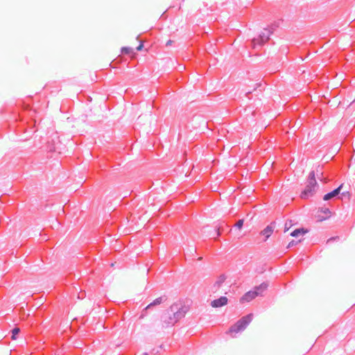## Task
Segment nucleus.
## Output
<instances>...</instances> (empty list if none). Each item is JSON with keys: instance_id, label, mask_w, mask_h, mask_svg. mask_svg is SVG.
<instances>
[{"instance_id": "nucleus-1", "label": "nucleus", "mask_w": 355, "mask_h": 355, "mask_svg": "<svg viewBox=\"0 0 355 355\" xmlns=\"http://www.w3.org/2000/svg\"><path fill=\"white\" fill-rule=\"evenodd\" d=\"M189 310V306L181 302L173 304L162 315V321L165 324L164 327L173 326L180 320L184 318Z\"/></svg>"}, {"instance_id": "nucleus-2", "label": "nucleus", "mask_w": 355, "mask_h": 355, "mask_svg": "<svg viewBox=\"0 0 355 355\" xmlns=\"http://www.w3.org/2000/svg\"><path fill=\"white\" fill-rule=\"evenodd\" d=\"M319 185L315 180V175L314 171L309 173L307 184L304 189L302 191L300 197L302 199H308L309 197L313 196L318 189Z\"/></svg>"}, {"instance_id": "nucleus-3", "label": "nucleus", "mask_w": 355, "mask_h": 355, "mask_svg": "<svg viewBox=\"0 0 355 355\" xmlns=\"http://www.w3.org/2000/svg\"><path fill=\"white\" fill-rule=\"evenodd\" d=\"M252 318H253L252 313H249L247 315L242 317L234 325H232L230 327V331L231 332L237 333V332L244 330L247 327V326L250 324V322L252 321Z\"/></svg>"}, {"instance_id": "nucleus-4", "label": "nucleus", "mask_w": 355, "mask_h": 355, "mask_svg": "<svg viewBox=\"0 0 355 355\" xmlns=\"http://www.w3.org/2000/svg\"><path fill=\"white\" fill-rule=\"evenodd\" d=\"M271 34H272V31L264 28L257 38H254L252 40L251 43L253 48L261 47L269 40Z\"/></svg>"}, {"instance_id": "nucleus-5", "label": "nucleus", "mask_w": 355, "mask_h": 355, "mask_svg": "<svg viewBox=\"0 0 355 355\" xmlns=\"http://www.w3.org/2000/svg\"><path fill=\"white\" fill-rule=\"evenodd\" d=\"M167 297L166 295H162L155 300H153L151 303H150L141 312V318H143L147 314V310L151 309L152 307L159 305L165 301H166Z\"/></svg>"}, {"instance_id": "nucleus-6", "label": "nucleus", "mask_w": 355, "mask_h": 355, "mask_svg": "<svg viewBox=\"0 0 355 355\" xmlns=\"http://www.w3.org/2000/svg\"><path fill=\"white\" fill-rule=\"evenodd\" d=\"M343 184H342L338 187H337L336 189H334L331 192H329V193H326L323 196V200L327 201V200H331V199H332V198H334L335 197L338 196V195L340 193L341 189L343 188Z\"/></svg>"}, {"instance_id": "nucleus-7", "label": "nucleus", "mask_w": 355, "mask_h": 355, "mask_svg": "<svg viewBox=\"0 0 355 355\" xmlns=\"http://www.w3.org/2000/svg\"><path fill=\"white\" fill-rule=\"evenodd\" d=\"M228 302V299L225 296H221L218 299L213 300L211 305L214 308H219L226 305Z\"/></svg>"}, {"instance_id": "nucleus-8", "label": "nucleus", "mask_w": 355, "mask_h": 355, "mask_svg": "<svg viewBox=\"0 0 355 355\" xmlns=\"http://www.w3.org/2000/svg\"><path fill=\"white\" fill-rule=\"evenodd\" d=\"M257 297V293L254 290L249 291L245 293L240 299V302L243 303L245 302H249L253 299Z\"/></svg>"}, {"instance_id": "nucleus-9", "label": "nucleus", "mask_w": 355, "mask_h": 355, "mask_svg": "<svg viewBox=\"0 0 355 355\" xmlns=\"http://www.w3.org/2000/svg\"><path fill=\"white\" fill-rule=\"evenodd\" d=\"M275 228V222L271 223L270 225H268L266 228H264L261 232V234L265 236L264 241H266L272 232L274 231Z\"/></svg>"}, {"instance_id": "nucleus-10", "label": "nucleus", "mask_w": 355, "mask_h": 355, "mask_svg": "<svg viewBox=\"0 0 355 355\" xmlns=\"http://www.w3.org/2000/svg\"><path fill=\"white\" fill-rule=\"evenodd\" d=\"M214 231L218 237L225 231H229V227L225 223V222H222L215 227Z\"/></svg>"}, {"instance_id": "nucleus-11", "label": "nucleus", "mask_w": 355, "mask_h": 355, "mask_svg": "<svg viewBox=\"0 0 355 355\" xmlns=\"http://www.w3.org/2000/svg\"><path fill=\"white\" fill-rule=\"evenodd\" d=\"M268 284L263 282L260 285L257 286L254 288V291L257 293V296H261L263 293L267 290Z\"/></svg>"}, {"instance_id": "nucleus-12", "label": "nucleus", "mask_w": 355, "mask_h": 355, "mask_svg": "<svg viewBox=\"0 0 355 355\" xmlns=\"http://www.w3.org/2000/svg\"><path fill=\"white\" fill-rule=\"evenodd\" d=\"M307 232H308V230H306V229H305L304 227L297 228V229H295V230H293L291 233V236H293V237H297L300 235H304V234H305Z\"/></svg>"}, {"instance_id": "nucleus-13", "label": "nucleus", "mask_w": 355, "mask_h": 355, "mask_svg": "<svg viewBox=\"0 0 355 355\" xmlns=\"http://www.w3.org/2000/svg\"><path fill=\"white\" fill-rule=\"evenodd\" d=\"M226 277L225 275H221L217 279V281L214 283V287L217 290L219 288L223 282L225 281Z\"/></svg>"}, {"instance_id": "nucleus-14", "label": "nucleus", "mask_w": 355, "mask_h": 355, "mask_svg": "<svg viewBox=\"0 0 355 355\" xmlns=\"http://www.w3.org/2000/svg\"><path fill=\"white\" fill-rule=\"evenodd\" d=\"M320 211L321 213H323V214H326L327 216L320 219V220H325V219L328 218L329 215L331 214V211L327 207H321V208H320Z\"/></svg>"}, {"instance_id": "nucleus-15", "label": "nucleus", "mask_w": 355, "mask_h": 355, "mask_svg": "<svg viewBox=\"0 0 355 355\" xmlns=\"http://www.w3.org/2000/svg\"><path fill=\"white\" fill-rule=\"evenodd\" d=\"M19 332H20V329L19 328H18V327L13 328L11 330V333H12L11 339L12 340H16L17 339V335L19 334Z\"/></svg>"}, {"instance_id": "nucleus-16", "label": "nucleus", "mask_w": 355, "mask_h": 355, "mask_svg": "<svg viewBox=\"0 0 355 355\" xmlns=\"http://www.w3.org/2000/svg\"><path fill=\"white\" fill-rule=\"evenodd\" d=\"M121 51L123 54L129 55L132 53V49L131 47L124 46L121 48Z\"/></svg>"}, {"instance_id": "nucleus-17", "label": "nucleus", "mask_w": 355, "mask_h": 355, "mask_svg": "<svg viewBox=\"0 0 355 355\" xmlns=\"http://www.w3.org/2000/svg\"><path fill=\"white\" fill-rule=\"evenodd\" d=\"M243 222H244L243 219H240V220H239L236 222V225H235V227H236V228L239 229V230H240V229H241V228H242V227H243Z\"/></svg>"}, {"instance_id": "nucleus-18", "label": "nucleus", "mask_w": 355, "mask_h": 355, "mask_svg": "<svg viewBox=\"0 0 355 355\" xmlns=\"http://www.w3.org/2000/svg\"><path fill=\"white\" fill-rule=\"evenodd\" d=\"M297 243V241H295L294 240H293L291 242H289V243L288 244L286 248H291L293 246L295 245Z\"/></svg>"}, {"instance_id": "nucleus-19", "label": "nucleus", "mask_w": 355, "mask_h": 355, "mask_svg": "<svg viewBox=\"0 0 355 355\" xmlns=\"http://www.w3.org/2000/svg\"><path fill=\"white\" fill-rule=\"evenodd\" d=\"M277 27H278L277 24H273L271 26H270L268 28H267L266 29H270L273 32Z\"/></svg>"}, {"instance_id": "nucleus-20", "label": "nucleus", "mask_w": 355, "mask_h": 355, "mask_svg": "<svg viewBox=\"0 0 355 355\" xmlns=\"http://www.w3.org/2000/svg\"><path fill=\"white\" fill-rule=\"evenodd\" d=\"M338 239H339V237H338V236H334V237H331V238L327 240V243H329L333 242V241H336V240H338Z\"/></svg>"}, {"instance_id": "nucleus-21", "label": "nucleus", "mask_w": 355, "mask_h": 355, "mask_svg": "<svg viewBox=\"0 0 355 355\" xmlns=\"http://www.w3.org/2000/svg\"><path fill=\"white\" fill-rule=\"evenodd\" d=\"M143 47H144L143 42H141L139 45L136 48V49H137V51H140L142 50Z\"/></svg>"}, {"instance_id": "nucleus-22", "label": "nucleus", "mask_w": 355, "mask_h": 355, "mask_svg": "<svg viewBox=\"0 0 355 355\" xmlns=\"http://www.w3.org/2000/svg\"><path fill=\"white\" fill-rule=\"evenodd\" d=\"M173 40H168L166 42V46H171V45L172 44V43H173Z\"/></svg>"}, {"instance_id": "nucleus-23", "label": "nucleus", "mask_w": 355, "mask_h": 355, "mask_svg": "<svg viewBox=\"0 0 355 355\" xmlns=\"http://www.w3.org/2000/svg\"><path fill=\"white\" fill-rule=\"evenodd\" d=\"M341 195H342L343 196H344V197L347 196V197L349 198V192H343V193H341Z\"/></svg>"}, {"instance_id": "nucleus-24", "label": "nucleus", "mask_w": 355, "mask_h": 355, "mask_svg": "<svg viewBox=\"0 0 355 355\" xmlns=\"http://www.w3.org/2000/svg\"><path fill=\"white\" fill-rule=\"evenodd\" d=\"M288 226H287V223H286V224H285V230H284V232L288 231Z\"/></svg>"}, {"instance_id": "nucleus-25", "label": "nucleus", "mask_w": 355, "mask_h": 355, "mask_svg": "<svg viewBox=\"0 0 355 355\" xmlns=\"http://www.w3.org/2000/svg\"><path fill=\"white\" fill-rule=\"evenodd\" d=\"M142 355H148V354L147 352H144L142 354Z\"/></svg>"}]
</instances>
